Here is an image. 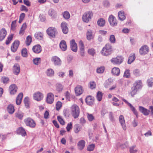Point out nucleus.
Here are the masks:
<instances>
[{
  "instance_id": "nucleus-21",
  "label": "nucleus",
  "mask_w": 153,
  "mask_h": 153,
  "mask_svg": "<svg viewBox=\"0 0 153 153\" xmlns=\"http://www.w3.org/2000/svg\"><path fill=\"white\" fill-rule=\"evenodd\" d=\"M20 71V66L18 64H15L13 67V72L14 74L17 75Z\"/></svg>"
},
{
  "instance_id": "nucleus-59",
  "label": "nucleus",
  "mask_w": 153,
  "mask_h": 153,
  "mask_svg": "<svg viewBox=\"0 0 153 153\" xmlns=\"http://www.w3.org/2000/svg\"><path fill=\"white\" fill-rule=\"evenodd\" d=\"M22 54L23 56L26 57L27 56V50L26 48H23L22 51Z\"/></svg>"
},
{
  "instance_id": "nucleus-26",
  "label": "nucleus",
  "mask_w": 153,
  "mask_h": 153,
  "mask_svg": "<svg viewBox=\"0 0 153 153\" xmlns=\"http://www.w3.org/2000/svg\"><path fill=\"white\" fill-rule=\"evenodd\" d=\"M17 133L22 136H25L26 134V133L25 129L22 127L19 128L17 130Z\"/></svg>"
},
{
  "instance_id": "nucleus-48",
  "label": "nucleus",
  "mask_w": 153,
  "mask_h": 153,
  "mask_svg": "<svg viewBox=\"0 0 153 153\" xmlns=\"http://www.w3.org/2000/svg\"><path fill=\"white\" fill-rule=\"evenodd\" d=\"M79 50H85L84 45L82 41H79Z\"/></svg>"
},
{
  "instance_id": "nucleus-13",
  "label": "nucleus",
  "mask_w": 153,
  "mask_h": 153,
  "mask_svg": "<svg viewBox=\"0 0 153 153\" xmlns=\"http://www.w3.org/2000/svg\"><path fill=\"white\" fill-rule=\"evenodd\" d=\"M61 27L63 33L65 34L67 33L68 28L67 23L64 22H62L61 24Z\"/></svg>"
},
{
  "instance_id": "nucleus-57",
  "label": "nucleus",
  "mask_w": 153,
  "mask_h": 153,
  "mask_svg": "<svg viewBox=\"0 0 153 153\" xmlns=\"http://www.w3.org/2000/svg\"><path fill=\"white\" fill-rule=\"evenodd\" d=\"M13 38V35H10L8 36L7 38V39L6 41V45L9 44L10 41L12 40Z\"/></svg>"
},
{
  "instance_id": "nucleus-24",
  "label": "nucleus",
  "mask_w": 153,
  "mask_h": 153,
  "mask_svg": "<svg viewBox=\"0 0 153 153\" xmlns=\"http://www.w3.org/2000/svg\"><path fill=\"white\" fill-rule=\"evenodd\" d=\"M23 96V94L22 93H20L18 94L16 99V103L17 105H19L21 104Z\"/></svg>"
},
{
  "instance_id": "nucleus-15",
  "label": "nucleus",
  "mask_w": 153,
  "mask_h": 153,
  "mask_svg": "<svg viewBox=\"0 0 153 153\" xmlns=\"http://www.w3.org/2000/svg\"><path fill=\"white\" fill-rule=\"evenodd\" d=\"M70 47L72 51L76 52L77 51V44L74 39H73L70 42Z\"/></svg>"
},
{
  "instance_id": "nucleus-40",
  "label": "nucleus",
  "mask_w": 153,
  "mask_h": 153,
  "mask_svg": "<svg viewBox=\"0 0 153 153\" xmlns=\"http://www.w3.org/2000/svg\"><path fill=\"white\" fill-rule=\"evenodd\" d=\"M136 147V145H134L129 147V152L130 153H135L137 152V149H134Z\"/></svg>"
},
{
  "instance_id": "nucleus-5",
  "label": "nucleus",
  "mask_w": 153,
  "mask_h": 153,
  "mask_svg": "<svg viewBox=\"0 0 153 153\" xmlns=\"http://www.w3.org/2000/svg\"><path fill=\"white\" fill-rule=\"evenodd\" d=\"M124 58L122 56H117L116 58H113L111 59V62L114 64L119 65L123 62Z\"/></svg>"
},
{
  "instance_id": "nucleus-62",
  "label": "nucleus",
  "mask_w": 153,
  "mask_h": 153,
  "mask_svg": "<svg viewBox=\"0 0 153 153\" xmlns=\"http://www.w3.org/2000/svg\"><path fill=\"white\" fill-rule=\"evenodd\" d=\"M62 105V103L60 101H58L56 104V109L59 110L61 107Z\"/></svg>"
},
{
  "instance_id": "nucleus-18",
  "label": "nucleus",
  "mask_w": 153,
  "mask_h": 153,
  "mask_svg": "<svg viewBox=\"0 0 153 153\" xmlns=\"http://www.w3.org/2000/svg\"><path fill=\"white\" fill-rule=\"evenodd\" d=\"M119 121L123 129L124 130H126V126L125 122L124 117L122 115H121L119 117Z\"/></svg>"
},
{
  "instance_id": "nucleus-41",
  "label": "nucleus",
  "mask_w": 153,
  "mask_h": 153,
  "mask_svg": "<svg viewBox=\"0 0 153 153\" xmlns=\"http://www.w3.org/2000/svg\"><path fill=\"white\" fill-rule=\"evenodd\" d=\"M95 147V145L94 144H91L89 145L87 147V150L89 151H93Z\"/></svg>"
},
{
  "instance_id": "nucleus-35",
  "label": "nucleus",
  "mask_w": 153,
  "mask_h": 153,
  "mask_svg": "<svg viewBox=\"0 0 153 153\" xmlns=\"http://www.w3.org/2000/svg\"><path fill=\"white\" fill-rule=\"evenodd\" d=\"M98 25L100 27H103L105 24V20L102 18L99 19L97 21Z\"/></svg>"
},
{
  "instance_id": "nucleus-52",
  "label": "nucleus",
  "mask_w": 153,
  "mask_h": 153,
  "mask_svg": "<svg viewBox=\"0 0 153 153\" xmlns=\"http://www.w3.org/2000/svg\"><path fill=\"white\" fill-rule=\"evenodd\" d=\"M105 70V68L104 67H101L97 69V72L98 73H102Z\"/></svg>"
},
{
  "instance_id": "nucleus-25",
  "label": "nucleus",
  "mask_w": 153,
  "mask_h": 153,
  "mask_svg": "<svg viewBox=\"0 0 153 153\" xmlns=\"http://www.w3.org/2000/svg\"><path fill=\"white\" fill-rule=\"evenodd\" d=\"M142 86V83L141 81V80H138L135 82L134 83L133 87L138 90L141 88Z\"/></svg>"
},
{
  "instance_id": "nucleus-27",
  "label": "nucleus",
  "mask_w": 153,
  "mask_h": 153,
  "mask_svg": "<svg viewBox=\"0 0 153 153\" xmlns=\"http://www.w3.org/2000/svg\"><path fill=\"white\" fill-rule=\"evenodd\" d=\"M85 143L84 140L79 141L77 143L78 149L80 150L82 149L85 146Z\"/></svg>"
},
{
  "instance_id": "nucleus-14",
  "label": "nucleus",
  "mask_w": 153,
  "mask_h": 153,
  "mask_svg": "<svg viewBox=\"0 0 153 153\" xmlns=\"http://www.w3.org/2000/svg\"><path fill=\"white\" fill-rule=\"evenodd\" d=\"M54 101V95L51 93H49L47 94L46 102L48 104H51Z\"/></svg>"
},
{
  "instance_id": "nucleus-17",
  "label": "nucleus",
  "mask_w": 153,
  "mask_h": 153,
  "mask_svg": "<svg viewBox=\"0 0 153 153\" xmlns=\"http://www.w3.org/2000/svg\"><path fill=\"white\" fill-rule=\"evenodd\" d=\"M83 91L82 86L79 85L77 86L75 88V91L76 96L81 95Z\"/></svg>"
},
{
  "instance_id": "nucleus-30",
  "label": "nucleus",
  "mask_w": 153,
  "mask_h": 153,
  "mask_svg": "<svg viewBox=\"0 0 153 153\" xmlns=\"http://www.w3.org/2000/svg\"><path fill=\"white\" fill-rule=\"evenodd\" d=\"M48 15L52 18H55L56 16V13L55 10L53 9H50L48 11Z\"/></svg>"
},
{
  "instance_id": "nucleus-3",
  "label": "nucleus",
  "mask_w": 153,
  "mask_h": 153,
  "mask_svg": "<svg viewBox=\"0 0 153 153\" xmlns=\"http://www.w3.org/2000/svg\"><path fill=\"white\" fill-rule=\"evenodd\" d=\"M93 16V13L91 11L85 12L83 14L82 19L84 22L88 23L91 19Z\"/></svg>"
},
{
  "instance_id": "nucleus-51",
  "label": "nucleus",
  "mask_w": 153,
  "mask_h": 153,
  "mask_svg": "<svg viewBox=\"0 0 153 153\" xmlns=\"http://www.w3.org/2000/svg\"><path fill=\"white\" fill-rule=\"evenodd\" d=\"M64 18L66 19H69L70 17V15L68 12L67 11L63 13Z\"/></svg>"
},
{
  "instance_id": "nucleus-43",
  "label": "nucleus",
  "mask_w": 153,
  "mask_h": 153,
  "mask_svg": "<svg viewBox=\"0 0 153 153\" xmlns=\"http://www.w3.org/2000/svg\"><path fill=\"white\" fill-rule=\"evenodd\" d=\"M16 117L20 119H22L23 117V114L20 111H18L15 114Z\"/></svg>"
},
{
  "instance_id": "nucleus-36",
  "label": "nucleus",
  "mask_w": 153,
  "mask_h": 153,
  "mask_svg": "<svg viewBox=\"0 0 153 153\" xmlns=\"http://www.w3.org/2000/svg\"><path fill=\"white\" fill-rule=\"evenodd\" d=\"M118 16L119 19L121 21L124 20L126 18L124 12L123 11H120L118 13Z\"/></svg>"
},
{
  "instance_id": "nucleus-22",
  "label": "nucleus",
  "mask_w": 153,
  "mask_h": 153,
  "mask_svg": "<svg viewBox=\"0 0 153 153\" xmlns=\"http://www.w3.org/2000/svg\"><path fill=\"white\" fill-rule=\"evenodd\" d=\"M139 110L145 115L147 116L149 114L150 111L142 106H139Z\"/></svg>"
},
{
  "instance_id": "nucleus-33",
  "label": "nucleus",
  "mask_w": 153,
  "mask_h": 153,
  "mask_svg": "<svg viewBox=\"0 0 153 153\" xmlns=\"http://www.w3.org/2000/svg\"><path fill=\"white\" fill-rule=\"evenodd\" d=\"M120 72V70L118 68L114 67L112 70V73L114 75L118 76L119 75Z\"/></svg>"
},
{
  "instance_id": "nucleus-60",
  "label": "nucleus",
  "mask_w": 153,
  "mask_h": 153,
  "mask_svg": "<svg viewBox=\"0 0 153 153\" xmlns=\"http://www.w3.org/2000/svg\"><path fill=\"white\" fill-rule=\"evenodd\" d=\"M87 117L88 120L90 121H92L94 119V117L92 114L87 113Z\"/></svg>"
},
{
  "instance_id": "nucleus-7",
  "label": "nucleus",
  "mask_w": 153,
  "mask_h": 153,
  "mask_svg": "<svg viewBox=\"0 0 153 153\" xmlns=\"http://www.w3.org/2000/svg\"><path fill=\"white\" fill-rule=\"evenodd\" d=\"M149 51V47L146 45H144L140 48L139 53L141 55H145L147 54Z\"/></svg>"
},
{
  "instance_id": "nucleus-55",
  "label": "nucleus",
  "mask_w": 153,
  "mask_h": 153,
  "mask_svg": "<svg viewBox=\"0 0 153 153\" xmlns=\"http://www.w3.org/2000/svg\"><path fill=\"white\" fill-rule=\"evenodd\" d=\"M40 58H36L33 60V63L36 65H38L40 62Z\"/></svg>"
},
{
  "instance_id": "nucleus-2",
  "label": "nucleus",
  "mask_w": 153,
  "mask_h": 153,
  "mask_svg": "<svg viewBox=\"0 0 153 153\" xmlns=\"http://www.w3.org/2000/svg\"><path fill=\"white\" fill-rule=\"evenodd\" d=\"M112 51L111 46L109 44H107L102 48L101 53L104 56H107L110 54Z\"/></svg>"
},
{
  "instance_id": "nucleus-23",
  "label": "nucleus",
  "mask_w": 153,
  "mask_h": 153,
  "mask_svg": "<svg viewBox=\"0 0 153 153\" xmlns=\"http://www.w3.org/2000/svg\"><path fill=\"white\" fill-rule=\"evenodd\" d=\"M32 50L35 53H39L42 51L41 46L39 45H36L33 47Z\"/></svg>"
},
{
  "instance_id": "nucleus-38",
  "label": "nucleus",
  "mask_w": 153,
  "mask_h": 153,
  "mask_svg": "<svg viewBox=\"0 0 153 153\" xmlns=\"http://www.w3.org/2000/svg\"><path fill=\"white\" fill-rule=\"evenodd\" d=\"M46 74L48 76H52L54 75V71L53 69L51 68H49L47 69Z\"/></svg>"
},
{
  "instance_id": "nucleus-19",
  "label": "nucleus",
  "mask_w": 153,
  "mask_h": 153,
  "mask_svg": "<svg viewBox=\"0 0 153 153\" xmlns=\"http://www.w3.org/2000/svg\"><path fill=\"white\" fill-rule=\"evenodd\" d=\"M17 89V86L15 84H12L9 87V90L10 94H14L16 92Z\"/></svg>"
},
{
  "instance_id": "nucleus-20",
  "label": "nucleus",
  "mask_w": 153,
  "mask_h": 153,
  "mask_svg": "<svg viewBox=\"0 0 153 153\" xmlns=\"http://www.w3.org/2000/svg\"><path fill=\"white\" fill-rule=\"evenodd\" d=\"M59 47L62 51H65L66 50L67 45L65 41L62 40L61 41L59 44Z\"/></svg>"
},
{
  "instance_id": "nucleus-29",
  "label": "nucleus",
  "mask_w": 153,
  "mask_h": 153,
  "mask_svg": "<svg viewBox=\"0 0 153 153\" xmlns=\"http://www.w3.org/2000/svg\"><path fill=\"white\" fill-rule=\"evenodd\" d=\"M135 56L134 53H131L129 56L128 61V63L130 64L133 62L135 59Z\"/></svg>"
},
{
  "instance_id": "nucleus-61",
  "label": "nucleus",
  "mask_w": 153,
  "mask_h": 153,
  "mask_svg": "<svg viewBox=\"0 0 153 153\" xmlns=\"http://www.w3.org/2000/svg\"><path fill=\"white\" fill-rule=\"evenodd\" d=\"M57 119L58 121L62 125H64L65 123V122L61 116H58L57 117Z\"/></svg>"
},
{
  "instance_id": "nucleus-64",
  "label": "nucleus",
  "mask_w": 153,
  "mask_h": 153,
  "mask_svg": "<svg viewBox=\"0 0 153 153\" xmlns=\"http://www.w3.org/2000/svg\"><path fill=\"white\" fill-rule=\"evenodd\" d=\"M80 129L81 128L79 126L76 125L75 126L74 131L76 133H78V132L80 130Z\"/></svg>"
},
{
  "instance_id": "nucleus-53",
  "label": "nucleus",
  "mask_w": 153,
  "mask_h": 153,
  "mask_svg": "<svg viewBox=\"0 0 153 153\" xmlns=\"http://www.w3.org/2000/svg\"><path fill=\"white\" fill-rule=\"evenodd\" d=\"M133 74L136 76H139L140 75V71L138 69H135L133 71Z\"/></svg>"
},
{
  "instance_id": "nucleus-47",
  "label": "nucleus",
  "mask_w": 153,
  "mask_h": 153,
  "mask_svg": "<svg viewBox=\"0 0 153 153\" xmlns=\"http://www.w3.org/2000/svg\"><path fill=\"white\" fill-rule=\"evenodd\" d=\"M102 96V93L100 91H98L97 95V98L98 101H100L101 100Z\"/></svg>"
},
{
  "instance_id": "nucleus-56",
  "label": "nucleus",
  "mask_w": 153,
  "mask_h": 153,
  "mask_svg": "<svg viewBox=\"0 0 153 153\" xmlns=\"http://www.w3.org/2000/svg\"><path fill=\"white\" fill-rule=\"evenodd\" d=\"M130 76V71L129 70H126L123 76L124 77L128 78Z\"/></svg>"
},
{
  "instance_id": "nucleus-12",
  "label": "nucleus",
  "mask_w": 153,
  "mask_h": 153,
  "mask_svg": "<svg viewBox=\"0 0 153 153\" xmlns=\"http://www.w3.org/2000/svg\"><path fill=\"white\" fill-rule=\"evenodd\" d=\"M19 45V42L18 40H16L12 44L11 49V51L15 52L17 49Z\"/></svg>"
},
{
  "instance_id": "nucleus-63",
  "label": "nucleus",
  "mask_w": 153,
  "mask_h": 153,
  "mask_svg": "<svg viewBox=\"0 0 153 153\" xmlns=\"http://www.w3.org/2000/svg\"><path fill=\"white\" fill-rule=\"evenodd\" d=\"M20 10L21 11L27 12L28 11V9L27 7L24 5H21L20 7Z\"/></svg>"
},
{
  "instance_id": "nucleus-42",
  "label": "nucleus",
  "mask_w": 153,
  "mask_h": 153,
  "mask_svg": "<svg viewBox=\"0 0 153 153\" xmlns=\"http://www.w3.org/2000/svg\"><path fill=\"white\" fill-rule=\"evenodd\" d=\"M153 78L152 77H150L147 80V83L149 87H151L153 86Z\"/></svg>"
},
{
  "instance_id": "nucleus-34",
  "label": "nucleus",
  "mask_w": 153,
  "mask_h": 153,
  "mask_svg": "<svg viewBox=\"0 0 153 153\" xmlns=\"http://www.w3.org/2000/svg\"><path fill=\"white\" fill-rule=\"evenodd\" d=\"M63 86L60 83H57L56 85V90L58 92H61L63 90Z\"/></svg>"
},
{
  "instance_id": "nucleus-6",
  "label": "nucleus",
  "mask_w": 153,
  "mask_h": 153,
  "mask_svg": "<svg viewBox=\"0 0 153 153\" xmlns=\"http://www.w3.org/2000/svg\"><path fill=\"white\" fill-rule=\"evenodd\" d=\"M47 33L51 38H55V35L57 33L56 29L53 27L48 28L46 31Z\"/></svg>"
},
{
  "instance_id": "nucleus-28",
  "label": "nucleus",
  "mask_w": 153,
  "mask_h": 153,
  "mask_svg": "<svg viewBox=\"0 0 153 153\" xmlns=\"http://www.w3.org/2000/svg\"><path fill=\"white\" fill-rule=\"evenodd\" d=\"M85 101L88 105H91L94 102V98L91 96H89L86 97L85 99Z\"/></svg>"
},
{
  "instance_id": "nucleus-50",
  "label": "nucleus",
  "mask_w": 153,
  "mask_h": 153,
  "mask_svg": "<svg viewBox=\"0 0 153 153\" xmlns=\"http://www.w3.org/2000/svg\"><path fill=\"white\" fill-rule=\"evenodd\" d=\"M138 90V89L134 87H133L131 88V91L130 93L132 97L137 93Z\"/></svg>"
},
{
  "instance_id": "nucleus-37",
  "label": "nucleus",
  "mask_w": 153,
  "mask_h": 153,
  "mask_svg": "<svg viewBox=\"0 0 153 153\" xmlns=\"http://www.w3.org/2000/svg\"><path fill=\"white\" fill-rule=\"evenodd\" d=\"M27 27V25L26 23L23 24L19 32V34L23 35L24 33L25 30L26 29Z\"/></svg>"
},
{
  "instance_id": "nucleus-39",
  "label": "nucleus",
  "mask_w": 153,
  "mask_h": 153,
  "mask_svg": "<svg viewBox=\"0 0 153 153\" xmlns=\"http://www.w3.org/2000/svg\"><path fill=\"white\" fill-rule=\"evenodd\" d=\"M86 37L87 39L88 40H90L92 38V31L91 30H88L87 31L86 33Z\"/></svg>"
},
{
  "instance_id": "nucleus-54",
  "label": "nucleus",
  "mask_w": 153,
  "mask_h": 153,
  "mask_svg": "<svg viewBox=\"0 0 153 153\" xmlns=\"http://www.w3.org/2000/svg\"><path fill=\"white\" fill-rule=\"evenodd\" d=\"M113 82V79L111 78H109L105 82L104 85L105 87L107 88V84L108 83L111 84Z\"/></svg>"
},
{
  "instance_id": "nucleus-31",
  "label": "nucleus",
  "mask_w": 153,
  "mask_h": 153,
  "mask_svg": "<svg viewBox=\"0 0 153 153\" xmlns=\"http://www.w3.org/2000/svg\"><path fill=\"white\" fill-rule=\"evenodd\" d=\"M7 110L8 113L10 114H13L15 111L14 107L11 104H10L8 105Z\"/></svg>"
},
{
  "instance_id": "nucleus-1",
  "label": "nucleus",
  "mask_w": 153,
  "mask_h": 153,
  "mask_svg": "<svg viewBox=\"0 0 153 153\" xmlns=\"http://www.w3.org/2000/svg\"><path fill=\"white\" fill-rule=\"evenodd\" d=\"M71 114L75 118H77L79 114V109L78 106L76 105H73L71 108Z\"/></svg>"
},
{
  "instance_id": "nucleus-11",
  "label": "nucleus",
  "mask_w": 153,
  "mask_h": 153,
  "mask_svg": "<svg viewBox=\"0 0 153 153\" xmlns=\"http://www.w3.org/2000/svg\"><path fill=\"white\" fill-rule=\"evenodd\" d=\"M108 20L111 26H114L117 25L116 19L112 15L110 16Z\"/></svg>"
},
{
  "instance_id": "nucleus-49",
  "label": "nucleus",
  "mask_w": 153,
  "mask_h": 153,
  "mask_svg": "<svg viewBox=\"0 0 153 153\" xmlns=\"http://www.w3.org/2000/svg\"><path fill=\"white\" fill-rule=\"evenodd\" d=\"M109 119L110 121L112 122H113L115 121V119L112 112H110L109 113Z\"/></svg>"
},
{
  "instance_id": "nucleus-9",
  "label": "nucleus",
  "mask_w": 153,
  "mask_h": 153,
  "mask_svg": "<svg viewBox=\"0 0 153 153\" xmlns=\"http://www.w3.org/2000/svg\"><path fill=\"white\" fill-rule=\"evenodd\" d=\"M122 100L124 102H125L130 107L131 110L133 111L134 114L136 116V117H137L138 113L135 108L133 107L131 104L128 102V101H127L123 98H122Z\"/></svg>"
},
{
  "instance_id": "nucleus-44",
  "label": "nucleus",
  "mask_w": 153,
  "mask_h": 153,
  "mask_svg": "<svg viewBox=\"0 0 153 153\" xmlns=\"http://www.w3.org/2000/svg\"><path fill=\"white\" fill-rule=\"evenodd\" d=\"M24 102L26 107V108H28L29 105V98L28 97H25L24 99Z\"/></svg>"
},
{
  "instance_id": "nucleus-16",
  "label": "nucleus",
  "mask_w": 153,
  "mask_h": 153,
  "mask_svg": "<svg viewBox=\"0 0 153 153\" xmlns=\"http://www.w3.org/2000/svg\"><path fill=\"white\" fill-rule=\"evenodd\" d=\"M7 34V32L5 29L2 28L0 30V41H2L5 37Z\"/></svg>"
},
{
  "instance_id": "nucleus-58",
  "label": "nucleus",
  "mask_w": 153,
  "mask_h": 153,
  "mask_svg": "<svg viewBox=\"0 0 153 153\" xmlns=\"http://www.w3.org/2000/svg\"><path fill=\"white\" fill-rule=\"evenodd\" d=\"M109 40L111 43H114L116 42V39L114 36V35H110Z\"/></svg>"
},
{
  "instance_id": "nucleus-45",
  "label": "nucleus",
  "mask_w": 153,
  "mask_h": 153,
  "mask_svg": "<svg viewBox=\"0 0 153 153\" xmlns=\"http://www.w3.org/2000/svg\"><path fill=\"white\" fill-rule=\"evenodd\" d=\"M32 42V38L30 36H28L26 39V43L27 45H29Z\"/></svg>"
},
{
  "instance_id": "nucleus-8",
  "label": "nucleus",
  "mask_w": 153,
  "mask_h": 153,
  "mask_svg": "<svg viewBox=\"0 0 153 153\" xmlns=\"http://www.w3.org/2000/svg\"><path fill=\"white\" fill-rule=\"evenodd\" d=\"M33 97L35 100L37 101H40L43 99L44 96L42 93L39 91H37L33 94Z\"/></svg>"
},
{
  "instance_id": "nucleus-46",
  "label": "nucleus",
  "mask_w": 153,
  "mask_h": 153,
  "mask_svg": "<svg viewBox=\"0 0 153 153\" xmlns=\"http://www.w3.org/2000/svg\"><path fill=\"white\" fill-rule=\"evenodd\" d=\"M88 52L89 54L94 56L95 54V50L93 48L89 49L88 50Z\"/></svg>"
},
{
  "instance_id": "nucleus-32",
  "label": "nucleus",
  "mask_w": 153,
  "mask_h": 153,
  "mask_svg": "<svg viewBox=\"0 0 153 153\" xmlns=\"http://www.w3.org/2000/svg\"><path fill=\"white\" fill-rule=\"evenodd\" d=\"M43 33L41 32H37L35 35L34 36L36 38L38 39H42L43 38Z\"/></svg>"
},
{
  "instance_id": "nucleus-10",
  "label": "nucleus",
  "mask_w": 153,
  "mask_h": 153,
  "mask_svg": "<svg viewBox=\"0 0 153 153\" xmlns=\"http://www.w3.org/2000/svg\"><path fill=\"white\" fill-rule=\"evenodd\" d=\"M51 61L53 62L55 65L60 66L61 64V61L58 57L54 56L52 57Z\"/></svg>"
},
{
  "instance_id": "nucleus-4",
  "label": "nucleus",
  "mask_w": 153,
  "mask_h": 153,
  "mask_svg": "<svg viewBox=\"0 0 153 153\" xmlns=\"http://www.w3.org/2000/svg\"><path fill=\"white\" fill-rule=\"evenodd\" d=\"M24 122L26 126H29L31 128L35 127L36 123L30 117L25 118L24 120Z\"/></svg>"
}]
</instances>
